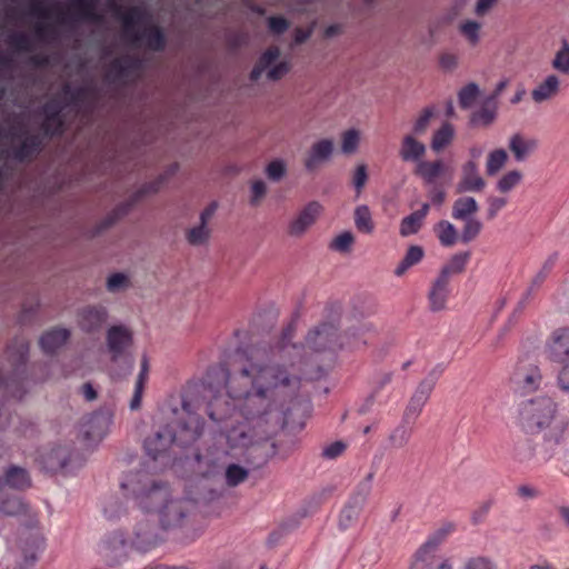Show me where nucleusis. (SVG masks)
Masks as SVG:
<instances>
[{"label":"nucleus","instance_id":"obj_1","mask_svg":"<svg viewBox=\"0 0 569 569\" xmlns=\"http://www.w3.org/2000/svg\"><path fill=\"white\" fill-rule=\"evenodd\" d=\"M296 325L289 323L272 342L254 345L238 351L233 369L228 372V396L238 401L246 423L229 426L233 407L221 397L208 403V417L221 426L228 441L234 447H247L254 439H267L283 407L301 388V372L291 358L298 351L295 343Z\"/></svg>","mask_w":569,"mask_h":569},{"label":"nucleus","instance_id":"obj_2","mask_svg":"<svg viewBox=\"0 0 569 569\" xmlns=\"http://www.w3.org/2000/svg\"><path fill=\"white\" fill-rule=\"evenodd\" d=\"M122 487L139 506L157 510L162 530H179L188 541H193L202 533L200 527L188 528L196 515L194 502L187 498L172 497L168 488L151 475L144 471L132 473Z\"/></svg>","mask_w":569,"mask_h":569},{"label":"nucleus","instance_id":"obj_3","mask_svg":"<svg viewBox=\"0 0 569 569\" xmlns=\"http://www.w3.org/2000/svg\"><path fill=\"white\" fill-rule=\"evenodd\" d=\"M98 0H71L68 6L44 0H31L28 14L36 19L33 31L39 40H44L50 30L49 21L57 24H67L80 20L96 21V6Z\"/></svg>","mask_w":569,"mask_h":569},{"label":"nucleus","instance_id":"obj_4","mask_svg":"<svg viewBox=\"0 0 569 569\" xmlns=\"http://www.w3.org/2000/svg\"><path fill=\"white\" fill-rule=\"evenodd\" d=\"M97 94L91 88H81L77 92L69 84L62 89L60 99H52L43 106L42 129L46 134H56L61 131L62 118L69 111L77 114L87 113L96 108Z\"/></svg>","mask_w":569,"mask_h":569},{"label":"nucleus","instance_id":"obj_5","mask_svg":"<svg viewBox=\"0 0 569 569\" xmlns=\"http://www.w3.org/2000/svg\"><path fill=\"white\" fill-rule=\"evenodd\" d=\"M120 19L123 37L130 44L152 51H161L164 48V33L146 9L132 7L121 13Z\"/></svg>","mask_w":569,"mask_h":569},{"label":"nucleus","instance_id":"obj_6","mask_svg":"<svg viewBox=\"0 0 569 569\" xmlns=\"http://www.w3.org/2000/svg\"><path fill=\"white\" fill-rule=\"evenodd\" d=\"M557 416V403L550 397H537L523 401L519 408V419L527 432H538L550 427Z\"/></svg>","mask_w":569,"mask_h":569},{"label":"nucleus","instance_id":"obj_7","mask_svg":"<svg viewBox=\"0 0 569 569\" xmlns=\"http://www.w3.org/2000/svg\"><path fill=\"white\" fill-rule=\"evenodd\" d=\"M305 345L313 352H335L343 349L341 333L333 322H321L310 329Z\"/></svg>","mask_w":569,"mask_h":569},{"label":"nucleus","instance_id":"obj_8","mask_svg":"<svg viewBox=\"0 0 569 569\" xmlns=\"http://www.w3.org/2000/svg\"><path fill=\"white\" fill-rule=\"evenodd\" d=\"M373 477L375 472L371 471L358 483L355 492L341 510L338 521V526L341 530L351 528L359 519V516L370 496Z\"/></svg>","mask_w":569,"mask_h":569},{"label":"nucleus","instance_id":"obj_9","mask_svg":"<svg viewBox=\"0 0 569 569\" xmlns=\"http://www.w3.org/2000/svg\"><path fill=\"white\" fill-rule=\"evenodd\" d=\"M166 180L164 176H160L157 179L143 183L136 191H133L129 198L118 204L111 212L107 214V217L101 222V228L107 229L113 226L118 220L122 217L127 216L129 211L136 206L138 202L143 199L158 193Z\"/></svg>","mask_w":569,"mask_h":569},{"label":"nucleus","instance_id":"obj_10","mask_svg":"<svg viewBox=\"0 0 569 569\" xmlns=\"http://www.w3.org/2000/svg\"><path fill=\"white\" fill-rule=\"evenodd\" d=\"M280 57V50L278 47L268 48L256 62L254 67L250 72V80L258 81L263 73H266V78L269 81H278L282 77H284L289 70L290 66L287 61L277 60Z\"/></svg>","mask_w":569,"mask_h":569},{"label":"nucleus","instance_id":"obj_11","mask_svg":"<svg viewBox=\"0 0 569 569\" xmlns=\"http://www.w3.org/2000/svg\"><path fill=\"white\" fill-rule=\"evenodd\" d=\"M164 539L163 530L158 523L143 519L136 523L130 546L131 549L144 553L160 546Z\"/></svg>","mask_w":569,"mask_h":569},{"label":"nucleus","instance_id":"obj_12","mask_svg":"<svg viewBox=\"0 0 569 569\" xmlns=\"http://www.w3.org/2000/svg\"><path fill=\"white\" fill-rule=\"evenodd\" d=\"M438 376L439 372L432 370L419 382L403 412V422H413L419 417L436 386Z\"/></svg>","mask_w":569,"mask_h":569},{"label":"nucleus","instance_id":"obj_13","mask_svg":"<svg viewBox=\"0 0 569 569\" xmlns=\"http://www.w3.org/2000/svg\"><path fill=\"white\" fill-rule=\"evenodd\" d=\"M129 548L131 546L126 535L116 530L103 538L100 545V553L109 566H119L128 558Z\"/></svg>","mask_w":569,"mask_h":569},{"label":"nucleus","instance_id":"obj_14","mask_svg":"<svg viewBox=\"0 0 569 569\" xmlns=\"http://www.w3.org/2000/svg\"><path fill=\"white\" fill-rule=\"evenodd\" d=\"M323 211L319 201H310L303 206L288 223V234L301 238L318 220Z\"/></svg>","mask_w":569,"mask_h":569},{"label":"nucleus","instance_id":"obj_15","mask_svg":"<svg viewBox=\"0 0 569 569\" xmlns=\"http://www.w3.org/2000/svg\"><path fill=\"white\" fill-rule=\"evenodd\" d=\"M113 412L102 408L91 413L82 425V433L90 441H100L109 431Z\"/></svg>","mask_w":569,"mask_h":569},{"label":"nucleus","instance_id":"obj_16","mask_svg":"<svg viewBox=\"0 0 569 569\" xmlns=\"http://www.w3.org/2000/svg\"><path fill=\"white\" fill-rule=\"evenodd\" d=\"M108 319V309L101 305L86 306L77 312V323L87 333L100 331Z\"/></svg>","mask_w":569,"mask_h":569},{"label":"nucleus","instance_id":"obj_17","mask_svg":"<svg viewBox=\"0 0 569 569\" xmlns=\"http://www.w3.org/2000/svg\"><path fill=\"white\" fill-rule=\"evenodd\" d=\"M545 350L551 362L569 361V327L555 329L546 341Z\"/></svg>","mask_w":569,"mask_h":569},{"label":"nucleus","instance_id":"obj_18","mask_svg":"<svg viewBox=\"0 0 569 569\" xmlns=\"http://www.w3.org/2000/svg\"><path fill=\"white\" fill-rule=\"evenodd\" d=\"M512 382L517 391L530 393L540 388L542 375L538 366L522 365L513 372Z\"/></svg>","mask_w":569,"mask_h":569},{"label":"nucleus","instance_id":"obj_19","mask_svg":"<svg viewBox=\"0 0 569 569\" xmlns=\"http://www.w3.org/2000/svg\"><path fill=\"white\" fill-rule=\"evenodd\" d=\"M106 342L112 362H117L124 355L126 349L131 346L132 333L122 325L112 326L107 331Z\"/></svg>","mask_w":569,"mask_h":569},{"label":"nucleus","instance_id":"obj_20","mask_svg":"<svg viewBox=\"0 0 569 569\" xmlns=\"http://www.w3.org/2000/svg\"><path fill=\"white\" fill-rule=\"evenodd\" d=\"M485 188L486 181L479 172L478 163L473 160L465 162L461 167V174L456 186V192H481Z\"/></svg>","mask_w":569,"mask_h":569},{"label":"nucleus","instance_id":"obj_21","mask_svg":"<svg viewBox=\"0 0 569 569\" xmlns=\"http://www.w3.org/2000/svg\"><path fill=\"white\" fill-rule=\"evenodd\" d=\"M335 144L331 139H321L316 141L309 148L303 160V167L308 172L317 171L321 166L331 159Z\"/></svg>","mask_w":569,"mask_h":569},{"label":"nucleus","instance_id":"obj_22","mask_svg":"<svg viewBox=\"0 0 569 569\" xmlns=\"http://www.w3.org/2000/svg\"><path fill=\"white\" fill-rule=\"evenodd\" d=\"M456 526L452 522H446L437 530H435L425 543L417 550L415 555L416 561L428 562L430 557H438L437 551L440 545L447 539V537L453 532Z\"/></svg>","mask_w":569,"mask_h":569},{"label":"nucleus","instance_id":"obj_23","mask_svg":"<svg viewBox=\"0 0 569 569\" xmlns=\"http://www.w3.org/2000/svg\"><path fill=\"white\" fill-rule=\"evenodd\" d=\"M176 439V433L169 426H163L156 430L144 440V449L149 457L156 460L159 456L167 452Z\"/></svg>","mask_w":569,"mask_h":569},{"label":"nucleus","instance_id":"obj_24","mask_svg":"<svg viewBox=\"0 0 569 569\" xmlns=\"http://www.w3.org/2000/svg\"><path fill=\"white\" fill-rule=\"evenodd\" d=\"M139 68V60L122 57L110 63L106 72V78L109 82L126 83L131 80Z\"/></svg>","mask_w":569,"mask_h":569},{"label":"nucleus","instance_id":"obj_25","mask_svg":"<svg viewBox=\"0 0 569 569\" xmlns=\"http://www.w3.org/2000/svg\"><path fill=\"white\" fill-rule=\"evenodd\" d=\"M182 411L186 417L179 421V432L184 438V442L197 440L203 432V421L191 411V406L187 401H182Z\"/></svg>","mask_w":569,"mask_h":569},{"label":"nucleus","instance_id":"obj_26","mask_svg":"<svg viewBox=\"0 0 569 569\" xmlns=\"http://www.w3.org/2000/svg\"><path fill=\"white\" fill-rule=\"evenodd\" d=\"M72 453L70 445H54L41 456L43 468L57 472L66 468Z\"/></svg>","mask_w":569,"mask_h":569},{"label":"nucleus","instance_id":"obj_27","mask_svg":"<svg viewBox=\"0 0 569 569\" xmlns=\"http://www.w3.org/2000/svg\"><path fill=\"white\" fill-rule=\"evenodd\" d=\"M399 157L403 162L417 164L427 153V147L417 139V136L407 133L402 137L399 147Z\"/></svg>","mask_w":569,"mask_h":569},{"label":"nucleus","instance_id":"obj_28","mask_svg":"<svg viewBox=\"0 0 569 569\" xmlns=\"http://www.w3.org/2000/svg\"><path fill=\"white\" fill-rule=\"evenodd\" d=\"M449 281L437 276L431 282L428 291L429 309L432 312H439L446 309L450 293Z\"/></svg>","mask_w":569,"mask_h":569},{"label":"nucleus","instance_id":"obj_29","mask_svg":"<svg viewBox=\"0 0 569 569\" xmlns=\"http://www.w3.org/2000/svg\"><path fill=\"white\" fill-rule=\"evenodd\" d=\"M508 147L515 160L521 162L538 148V141L535 138H526L521 133H513L509 138Z\"/></svg>","mask_w":569,"mask_h":569},{"label":"nucleus","instance_id":"obj_30","mask_svg":"<svg viewBox=\"0 0 569 569\" xmlns=\"http://www.w3.org/2000/svg\"><path fill=\"white\" fill-rule=\"evenodd\" d=\"M560 80L556 74H549L531 91L535 103H543L559 93Z\"/></svg>","mask_w":569,"mask_h":569},{"label":"nucleus","instance_id":"obj_31","mask_svg":"<svg viewBox=\"0 0 569 569\" xmlns=\"http://www.w3.org/2000/svg\"><path fill=\"white\" fill-rule=\"evenodd\" d=\"M372 331L370 323H361L351 328H348L342 335L343 349H359L367 345V335Z\"/></svg>","mask_w":569,"mask_h":569},{"label":"nucleus","instance_id":"obj_32","mask_svg":"<svg viewBox=\"0 0 569 569\" xmlns=\"http://www.w3.org/2000/svg\"><path fill=\"white\" fill-rule=\"evenodd\" d=\"M70 337V331L64 328H56L47 331L40 338V346L47 353H53L61 348Z\"/></svg>","mask_w":569,"mask_h":569},{"label":"nucleus","instance_id":"obj_33","mask_svg":"<svg viewBox=\"0 0 569 569\" xmlns=\"http://www.w3.org/2000/svg\"><path fill=\"white\" fill-rule=\"evenodd\" d=\"M443 171L445 164L441 159L435 161H426L422 159L415 166L413 170L415 174L420 177L426 183H432Z\"/></svg>","mask_w":569,"mask_h":569},{"label":"nucleus","instance_id":"obj_34","mask_svg":"<svg viewBox=\"0 0 569 569\" xmlns=\"http://www.w3.org/2000/svg\"><path fill=\"white\" fill-rule=\"evenodd\" d=\"M428 211H429V204L423 203L419 210L405 217L400 223V229H399L400 234L402 237L416 234L420 230L422 222H423L426 216L428 214Z\"/></svg>","mask_w":569,"mask_h":569},{"label":"nucleus","instance_id":"obj_35","mask_svg":"<svg viewBox=\"0 0 569 569\" xmlns=\"http://www.w3.org/2000/svg\"><path fill=\"white\" fill-rule=\"evenodd\" d=\"M469 258V251L455 253L448 262L441 267L438 276L450 282L452 276L460 274L465 271Z\"/></svg>","mask_w":569,"mask_h":569},{"label":"nucleus","instance_id":"obj_36","mask_svg":"<svg viewBox=\"0 0 569 569\" xmlns=\"http://www.w3.org/2000/svg\"><path fill=\"white\" fill-rule=\"evenodd\" d=\"M497 108V102L487 103L486 100L485 104L479 110L471 113L469 120L470 126L476 128L490 127L496 121Z\"/></svg>","mask_w":569,"mask_h":569},{"label":"nucleus","instance_id":"obj_37","mask_svg":"<svg viewBox=\"0 0 569 569\" xmlns=\"http://www.w3.org/2000/svg\"><path fill=\"white\" fill-rule=\"evenodd\" d=\"M479 206L472 197L458 198L452 206V218L456 220H463L475 217L478 212Z\"/></svg>","mask_w":569,"mask_h":569},{"label":"nucleus","instance_id":"obj_38","mask_svg":"<svg viewBox=\"0 0 569 569\" xmlns=\"http://www.w3.org/2000/svg\"><path fill=\"white\" fill-rule=\"evenodd\" d=\"M4 482L9 487L19 490L29 488L31 485L28 471L18 466H11L8 468L4 475Z\"/></svg>","mask_w":569,"mask_h":569},{"label":"nucleus","instance_id":"obj_39","mask_svg":"<svg viewBox=\"0 0 569 569\" xmlns=\"http://www.w3.org/2000/svg\"><path fill=\"white\" fill-rule=\"evenodd\" d=\"M455 137L453 126L449 122H443L441 127L435 131L431 139V149L435 152H440L446 147H448Z\"/></svg>","mask_w":569,"mask_h":569},{"label":"nucleus","instance_id":"obj_40","mask_svg":"<svg viewBox=\"0 0 569 569\" xmlns=\"http://www.w3.org/2000/svg\"><path fill=\"white\" fill-rule=\"evenodd\" d=\"M20 146L13 151V157L22 161L36 152L41 143L38 136L23 133L19 136Z\"/></svg>","mask_w":569,"mask_h":569},{"label":"nucleus","instance_id":"obj_41","mask_svg":"<svg viewBox=\"0 0 569 569\" xmlns=\"http://www.w3.org/2000/svg\"><path fill=\"white\" fill-rule=\"evenodd\" d=\"M410 422H401L389 435L388 442L393 449H402L410 442L412 436V428Z\"/></svg>","mask_w":569,"mask_h":569},{"label":"nucleus","instance_id":"obj_42","mask_svg":"<svg viewBox=\"0 0 569 569\" xmlns=\"http://www.w3.org/2000/svg\"><path fill=\"white\" fill-rule=\"evenodd\" d=\"M211 237L210 226L198 222L186 231V240L190 246L200 247L208 244Z\"/></svg>","mask_w":569,"mask_h":569},{"label":"nucleus","instance_id":"obj_43","mask_svg":"<svg viewBox=\"0 0 569 569\" xmlns=\"http://www.w3.org/2000/svg\"><path fill=\"white\" fill-rule=\"evenodd\" d=\"M425 251L420 246H410L399 264L395 269L397 277L403 276L409 268L419 263L423 258Z\"/></svg>","mask_w":569,"mask_h":569},{"label":"nucleus","instance_id":"obj_44","mask_svg":"<svg viewBox=\"0 0 569 569\" xmlns=\"http://www.w3.org/2000/svg\"><path fill=\"white\" fill-rule=\"evenodd\" d=\"M435 231L443 247H452L458 240L457 229L447 220H440L435 226Z\"/></svg>","mask_w":569,"mask_h":569},{"label":"nucleus","instance_id":"obj_45","mask_svg":"<svg viewBox=\"0 0 569 569\" xmlns=\"http://www.w3.org/2000/svg\"><path fill=\"white\" fill-rule=\"evenodd\" d=\"M458 29L471 47L478 46L481 39V23L476 20H466L460 23Z\"/></svg>","mask_w":569,"mask_h":569},{"label":"nucleus","instance_id":"obj_46","mask_svg":"<svg viewBox=\"0 0 569 569\" xmlns=\"http://www.w3.org/2000/svg\"><path fill=\"white\" fill-rule=\"evenodd\" d=\"M7 352L13 366L18 368L19 366H22L27 360L29 343L26 339H17L8 348Z\"/></svg>","mask_w":569,"mask_h":569},{"label":"nucleus","instance_id":"obj_47","mask_svg":"<svg viewBox=\"0 0 569 569\" xmlns=\"http://www.w3.org/2000/svg\"><path fill=\"white\" fill-rule=\"evenodd\" d=\"M508 153L505 149H496L489 152L486 162V172L488 176L497 174L507 163Z\"/></svg>","mask_w":569,"mask_h":569},{"label":"nucleus","instance_id":"obj_48","mask_svg":"<svg viewBox=\"0 0 569 569\" xmlns=\"http://www.w3.org/2000/svg\"><path fill=\"white\" fill-rule=\"evenodd\" d=\"M359 143L360 131L358 129H348L341 133L340 150L343 154H355L358 151Z\"/></svg>","mask_w":569,"mask_h":569},{"label":"nucleus","instance_id":"obj_49","mask_svg":"<svg viewBox=\"0 0 569 569\" xmlns=\"http://www.w3.org/2000/svg\"><path fill=\"white\" fill-rule=\"evenodd\" d=\"M355 224L360 232L369 234L373 231L375 224L368 206L362 204L355 209Z\"/></svg>","mask_w":569,"mask_h":569},{"label":"nucleus","instance_id":"obj_50","mask_svg":"<svg viewBox=\"0 0 569 569\" xmlns=\"http://www.w3.org/2000/svg\"><path fill=\"white\" fill-rule=\"evenodd\" d=\"M521 171L515 169L502 174L497 181L496 188L500 193H509L522 181Z\"/></svg>","mask_w":569,"mask_h":569},{"label":"nucleus","instance_id":"obj_51","mask_svg":"<svg viewBox=\"0 0 569 569\" xmlns=\"http://www.w3.org/2000/svg\"><path fill=\"white\" fill-rule=\"evenodd\" d=\"M288 172V164L286 160L276 158L271 160L264 168L266 177L272 182L281 181Z\"/></svg>","mask_w":569,"mask_h":569},{"label":"nucleus","instance_id":"obj_52","mask_svg":"<svg viewBox=\"0 0 569 569\" xmlns=\"http://www.w3.org/2000/svg\"><path fill=\"white\" fill-rule=\"evenodd\" d=\"M551 66L558 72L569 76V43L562 40L561 48L556 52Z\"/></svg>","mask_w":569,"mask_h":569},{"label":"nucleus","instance_id":"obj_53","mask_svg":"<svg viewBox=\"0 0 569 569\" xmlns=\"http://www.w3.org/2000/svg\"><path fill=\"white\" fill-rule=\"evenodd\" d=\"M463 228L461 231V241L469 243L475 240L482 230V222L476 217L463 219Z\"/></svg>","mask_w":569,"mask_h":569},{"label":"nucleus","instance_id":"obj_54","mask_svg":"<svg viewBox=\"0 0 569 569\" xmlns=\"http://www.w3.org/2000/svg\"><path fill=\"white\" fill-rule=\"evenodd\" d=\"M131 282L128 274L123 272H116L110 274L106 281V288L111 293H118L130 288Z\"/></svg>","mask_w":569,"mask_h":569},{"label":"nucleus","instance_id":"obj_55","mask_svg":"<svg viewBox=\"0 0 569 569\" xmlns=\"http://www.w3.org/2000/svg\"><path fill=\"white\" fill-rule=\"evenodd\" d=\"M480 93L479 86L475 82H470L460 89L458 93L459 104L462 109H469L476 101Z\"/></svg>","mask_w":569,"mask_h":569},{"label":"nucleus","instance_id":"obj_56","mask_svg":"<svg viewBox=\"0 0 569 569\" xmlns=\"http://www.w3.org/2000/svg\"><path fill=\"white\" fill-rule=\"evenodd\" d=\"M433 114H435V109L432 107L425 108L420 112L418 118L415 120V122L412 124V130L410 133L415 134L417 137L423 136L429 128V124H430V121H431Z\"/></svg>","mask_w":569,"mask_h":569},{"label":"nucleus","instance_id":"obj_57","mask_svg":"<svg viewBox=\"0 0 569 569\" xmlns=\"http://www.w3.org/2000/svg\"><path fill=\"white\" fill-rule=\"evenodd\" d=\"M452 20L451 17H443L429 22L427 27V37L423 38V42L428 47H432L437 43L442 27Z\"/></svg>","mask_w":569,"mask_h":569},{"label":"nucleus","instance_id":"obj_58","mask_svg":"<svg viewBox=\"0 0 569 569\" xmlns=\"http://www.w3.org/2000/svg\"><path fill=\"white\" fill-rule=\"evenodd\" d=\"M8 44L18 52H29L32 49L30 37L26 32H12L8 37Z\"/></svg>","mask_w":569,"mask_h":569},{"label":"nucleus","instance_id":"obj_59","mask_svg":"<svg viewBox=\"0 0 569 569\" xmlns=\"http://www.w3.org/2000/svg\"><path fill=\"white\" fill-rule=\"evenodd\" d=\"M268 193V186L262 179H254L250 183L249 203L251 207H258Z\"/></svg>","mask_w":569,"mask_h":569},{"label":"nucleus","instance_id":"obj_60","mask_svg":"<svg viewBox=\"0 0 569 569\" xmlns=\"http://www.w3.org/2000/svg\"><path fill=\"white\" fill-rule=\"evenodd\" d=\"M353 242L355 236L352 234V232L343 231L332 239L330 243V249L341 253H347L350 252Z\"/></svg>","mask_w":569,"mask_h":569},{"label":"nucleus","instance_id":"obj_61","mask_svg":"<svg viewBox=\"0 0 569 569\" xmlns=\"http://www.w3.org/2000/svg\"><path fill=\"white\" fill-rule=\"evenodd\" d=\"M462 569H497V566L492 558L478 555L467 558Z\"/></svg>","mask_w":569,"mask_h":569},{"label":"nucleus","instance_id":"obj_62","mask_svg":"<svg viewBox=\"0 0 569 569\" xmlns=\"http://www.w3.org/2000/svg\"><path fill=\"white\" fill-rule=\"evenodd\" d=\"M248 470L239 465H230L226 470L228 486L236 487L248 478Z\"/></svg>","mask_w":569,"mask_h":569},{"label":"nucleus","instance_id":"obj_63","mask_svg":"<svg viewBox=\"0 0 569 569\" xmlns=\"http://www.w3.org/2000/svg\"><path fill=\"white\" fill-rule=\"evenodd\" d=\"M26 507L22 500L18 497H12L3 500L0 505V513L4 516H17L23 513Z\"/></svg>","mask_w":569,"mask_h":569},{"label":"nucleus","instance_id":"obj_64","mask_svg":"<svg viewBox=\"0 0 569 569\" xmlns=\"http://www.w3.org/2000/svg\"><path fill=\"white\" fill-rule=\"evenodd\" d=\"M416 563L421 569H452L450 559L446 557H430L428 562L416 561Z\"/></svg>","mask_w":569,"mask_h":569}]
</instances>
